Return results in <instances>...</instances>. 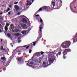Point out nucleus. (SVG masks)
Returning <instances> with one entry per match:
<instances>
[{
    "instance_id": "1",
    "label": "nucleus",
    "mask_w": 77,
    "mask_h": 77,
    "mask_svg": "<svg viewBox=\"0 0 77 77\" xmlns=\"http://www.w3.org/2000/svg\"><path fill=\"white\" fill-rule=\"evenodd\" d=\"M71 45V42L69 41H65L62 44L61 46L63 48H67Z\"/></svg>"
},
{
    "instance_id": "2",
    "label": "nucleus",
    "mask_w": 77,
    "mask_h": 77,
    "mask_svg": "<svg viewBox=\"0 0 77 77\" xmlns=\"http://www.w3.org/2000/svg\"><path fill=\"white\" fill-rule=\"evenodd\" d=\"M55 60V57L54 56V57L53 58H49V59L48 60L49 62V64H51L52 63H53V62Z\"/></svg>"
},
{
    "instance_id": "3",
    "label": "nucleus",
    "mask_w": 77,
    "mask_h": 77,
    "mask_svg": "<svg viewBox=\"0 0 77 77\" xmlns=\"http://www.w3.org/2000/svg\"><path fill=\"white\" fill-rule=\"evenodd\" d=\"M71 51L70 49H65L64 50V52L63 53V55H66L67 54V52H71Z\"/></svg>"
},
{
    "instance_id": "4",
    "label": "nucleus",
    "mask_w": 77,
    "mask_h": 77,
    "mask_svg": "<svg viewBox=\"0 0 77 77\" xmlns=\"http://www.w3.org/2000/svg\"><path fill=\"white\" fill-rule=\"evenodd\" d=\"M72 39H73V43H74V42H77V32L76 33L75 36L74 37H73Z\"/></svg>"
},
{
    "instance_id": "5",
    "label": "nucleus",
    "mask_w": 77,
    "mask_h": 77,
    "mask_svg": "<svg viewBox=\"0 0 77 77\" xmlns=\"http://www.w3.org/2000/svg\"><path fill=\"white\" fill-rule=\"evenodd\" d=\"M42 8H43V10H46L47 11H49V9H50V7H49L43 6Z\"/></svg>"
},
{
    "instance_id": "6",
    "label": "nucleus",
    "mask_w": 77,
    "mask_h": 77,
    "mask_svg": "<svg viewBox=\"0 0 77 77\" xmlns=\"http://www.w3.org/2000/svg\"><path fill=\"white\" fill-rule=\"evenodd\" d=\"M32 60V59H30V60H28V63H28L27 64V66H32V65H30V64H33L34 63L33 62L31 61L30 62V60Z\"/></svg>"
},
{
    "instance_id": "7",
    "label": "nucleus",
    "mask_w": 77,
    "mask_h": 77,
    "mask_svg": "<svg viewBox=\"0 0 77 77\" xmlns=\"http://www.w3.org/2000/svg\"><path fill=\"white\" fill-rule=\"evenodd\" d=\"M42 27H41L40 28L39 31H38V34L39 36H41V35H42V30L41 29H42Z\"/></svg>"
},
{
    "instance_id": "8",
    "label": "nucleus",
    "mask_w": 77,
    "mask_h": 77,
    "mask_svg": "<svg viewBox=\"0 0 77 77\" xmlns=\"http://www.w3.org/2000/svg\"><path fill=\"white\" fill-rule=\"evenodd\" d=\"M22 23H27V20H26V18H23L22 20Z\"/></svg>"
},
{
    "instance_id": "9",
    "label": "nucleus",
    "mask_w": 77,
    "mask_h": 77,
    "mask_svg": "<svg viewBox=\"0 0 77 77\" xmlns=\"http://www.w3.org/2000/svg\"><path fill=\"white\" fill-rule=\"evenodd\" d=\"M1 59L2 61H3V62H4V63H5V62H6V57H2Z\"/></svg>"
},
{
    "instance_id": "10",
    "label": "nucleus",
    "mask_w": 77,
    "mask_h": 77,
    "mask_svg": "<svg viewBox=\"0 0 77 77\" xmlns=\"http://www.w3.org/2000/svg\"><path fill=\"white\" fill-rule=\"evenodd\" d=\"M54 6H55V3L54 2H53L51 4V7L52 8H54Z\"/></svg>"
},
{
    "instance_id": "11",
    "label": "nucleus",
    "mask_w": 77,
    "mask_h": 77,
    "mask_svg": "<svg viewBox=\"0 0 77 77\" xmlns=\"http://www.w3.org/2000/svg\"><path fill=\"white\" fill-rule=\"evenodd\" d=\"M14 7L15 8L16 11H17L19 9V7H18L17 5H15Z\"/></svg>"
},
{
    "instance_id": "12",
    "label": "nucleus",
    "mask_w": 77,
    "mask_h": 77,
    "mask_svg": "<svg viewBox=\"0 0 77 77\" xmlns=\"http://www.w3.org/2000/svg\"><path fill=\"white\" fill-rule=\"evenodd\" d=\"M42 9L43 10V8L42 7L41 8H39V9L38 11H37L35 13V14H37V13H38L39 12H40V11H42Z\"/></svg>"
},
{
    "instance_id": "13",
    "label": "nucleus",
    "mask_w": 77,
    "mask_h": 77,
    "mask_svg": "<svg viewBox=\"0 0 77 77\" xmlns=\"http://www.w3.org/2000/svg\"><path fill=\"white\" fill-rule=\"evenodd\" d=\"M31 48H32V45H34V46H35V45H36V41H35V42H33L31 44Z\"/></svg>"
},
{
    "instance_id": "14",
    "label": "nucleus",
    "mask_w": 77,
    "mask_h": 77,
    "mask_svg": "<svg viewBox=\"0 0 77 77\" xmlns=\"http://www.w3.org/2000/svg\"><path fill=\"white\" fill-rule=\"evenodd\" d=\"M28 31L27 30H26L25 31H22L21 32V33L22 34H23V35H24V34H25V33H26V32Z\"/></svg>"
},
{
    "instance_id": "15",
    "label": "nucleus",
    "mask_w": 77,
    "mask_h": 77,
    "mask_svg": "<svg viewBox=\"0 0 77 77\" xmlns=\"http://www.w3.org/2000/svg\"><path fill=\"white\" fill-rule=\"evenodd\" d=\"M21 26H22V27L23 28V29H24V28H25V27H26V25L24 23H23L21 24Z\"/></svg>"
},
{
    "instance_id": "16",
    "label": "nucleus",
    "mask_w": 77,
    "mask_h": 77,
    "mask_svg": "<svg viewBox=\"0 0 77 77\" xmlns=\"http://www.w3.org/2000/svg\"><path fill=\"white\" fill-rule=\"evenodd\" d=\"M12 26H14V25L13 24H11L10 25V29H14V28H12Z\"/></svg>"
},
{
    "instance_id": "17",
    "label": "nucleus",
    "mask_w": 77,
    "mask_h": 77,
    "mask_svg": "<svg viewBox=\"0 0 77 77\" xmlns=\"http://www.w3.org/2000/svg\"><path fill=\"white\" fill-rule=\"evenodd\" d=\"M0 21L1 22H2V21H4V20L3 19V17H1L0 18Z\"/></svg>"
},
{
    "instance_id": "18",
    "label": "nucleus",
    "mask_w": 77,
    "mask_h": 77,
    "mask_svg": "<svg viewBox=\"0 0 77 77\" xmlns=\"http://www.w3.org/2000/svg\"><path fill=\"white\" fill-rule=\"evenodd\" d=\"M14 35L16 36H20V33H16L14 34Z\"/></svg>"
},
{
    "instance_id": "19",
    "label": "nucleus",
    "mask_w": 77,
    "mask_h": 77,
    "mask_svg": "<svg viewBox=\"0 0 77 77\" xmlns=\"http://www.w3.org/2000/svg\"><path fill=\"white\" fill-rule=\"evenodd\" d=\"M22 57H20L19 58H18V61H19V62H20V61H21L22 60Z\"/></svg>"
},
{
    "instance_id": "20",
    "label": "nucleus",
    "mask_w": 77,
    "mask_h": 77,
    "mask_svg": "<svg viewBox=\"0 0 77 77\" xmlns=\"http://www.w3.org/2000/svg\"><path fill=\"white\" fill-rule=\"evenodd\" d=\"M15 32H19V29H14Z\"/></svg>"
},
{
    "instance_id": "21",
    "label": "nucleus",
    "mask_w": 77,
    "mask_h": 77,
    "mask_svg": "<svg viewBox=\"0 0 77 77\" xmlns=\"http://www.w3.org/2000/svg\"><path fill=\"white\" fill-rule=\"evenodd\" d=\"M39 53H40V52H36V53H35L33 54V56H37V55H38V54H39Z\"/></svg>"
},
{
    "instance_id": "22",
    "label": "nucleus",
    "mask_w": 77,
    "mask_h": 77,
    "mask_svg": "<svg viewBox=\"0 0 77 77\" xmlns=\"http://www.w3.org/2000/svg\"><path fill=\"white\" fill-rule=\"evenodd\" d=\"M7 35L8 37H10L11 35L10 33H7Z\"/></svg>"
},
{
    "instance_id": "23",
    "label": "nucleus",
    "mask_w": 77,
    "mask_h": 77,
    "mask_svg": "<svg viewBox=\"0 0 77 77\" xmlns=\"http://www.w3.org/2000/svg\"><path fill=\"white\" fill-rule=\"evenodd\" d=\"M42 25H40V27H44V23H41Z\"/></svg>"
},
{
    "instance_id": "24",
    "label": "nucleus",
    "mask_w": 77,
    "mask_h": 77,
    "mask_svg": "<svg viewBox=\"0 0 77 77\" xmlns=\"http://www.w3.org/2000/svg\"><path fill=\"white\" fill-rule=\"evenodd\" d=\"M5 30H6L5 32H7V30H8V27L6 26H5Z\"/></svg>"
},
{
    "instance_id": "25",
    "label": "nucleus",
    "mask_w": 77,
    "mask_h": 77,
    "mask_svg": "<svg viewBox=\"0 0 77 77\" xmlns=\"http://www.w3.org/2000/svg\"><path fill=\"white\" fill-rule=\"evenodd\" d=\"M11 10V9L10 8H8L7 10H5L6 12H8V11H9Z\"/></svg>"
},
{
    "instance_id": "26",
    "label": "nucleus",
    "mask_w": 77,
    "mask_h": 77,
    "mask_svg": "<svg viewBox=\"0 0 77 77\" xmlns=\"http://www.w3.org/2000/svg\"><path fill=\"white\" fill-rule=\"evenodd\" d=\"M40 23H42V18H40Z\"/></svg>"
},
{
    "instance_id": "27",
    "label": "nucleus",
    "mask_w": 77,
    "mask_h": 77,
    "mask_svg": "<svg viewBox=\"0 0 77 77\" xmlns=\"http://www.w3.org/2000/svg\"><path fill=\"white\" fill-rule=\"evenodd\" d=\"M57 54H58V55H60L61 54V52H58Z\"/></svg>"
},
{
    "instance_id": "28",
    "label": "nucleus",
    "mask_w": 77,
    "mask_h": 77,
    "mask_svg": "<svg viewBox=\"0 0 77 77\" xmlns=\"http://www.w3.org/2000/svg\"><path fill=\"white\" fill-rule=\"evenodd\" d=\"M1 50H3L4 49L3 48V46H1Z\"/></svg>"
},
{
    "instance_id": "29",
    "label": "nucleus",
    "mask_w": 77,
    "mask_h": 77,
    "mask_svg": "<svg viewBox=\"0 0 77 77\" xmlns=\"http://www.w3.org/2000/svg\"><path fill=\"white\" fill-rule=\"evenodd\" d=\"M40 53H41V54H43V53H44V52H42V51H41V52H40Z\"/></svg>"
},
{
    "instance_id": "30",
    "label": "nucleus",
    "mask_w": 77,
    "mask_h": 77,
    "mask_svg": "<svg viewBox=\"0 0 77 77\" xmlns=\"http://www.w3.org/2000/svg\"><path fill=\"white\" fill-rule=\"evenodd\" d=\"M23 56H26V54L25 53H23Z\"/></svg>"
},
{
    "instance_id": "31",
    "label": "nucleus",
    "mask_w": 77,
    "mask_h": 77,
    "mask_svg": "<svg viewBox=\"0 0 77 77\" xmlns=\"http://www.w3.org/2000/svg\"><path fill=\"white\" fill-rule=\"evenodd\" d=\"M32 2H29V6H30V5H32Z\"/></svg>"
},
{
    "instance_id": "32",
    "label": "nucleus",
    "mask_w": 77,
    "mask_h": 77,
    "mask_svg": "<svg viewBox=\"0 0 77 77\" xmlns=\"http://www.w3.org/2000/svg\"><path fill=\"white\" fill-rule=\"evenodd\" d=\"M63 59H65V58H66V57H65V55H63Z\"/></svg>"
},
{
    "instance_id": "33",
    "label": "nucleus",
    "mask_w": 77,
    "mask_h": 77,
    "mask_svg": "<svg viewBox=\"0 0 77 77\" xmlns=\"http://www.w3.org/2000/svg\"><path fill=\"white\" fill-rule=\"evenodd\" d=\"M31 52H32V50L30 49L29 51V53H31Z\"/></svg>"
},
{
    "instance_id": "34",
    "label": "nucleus",
    "mask_w": 77,
    "mask_h": 77,
    "mask_svg": "<svg viewBox=\"0 0 77 77\" xmlns=\"http://www.w3.org/2000/svg\"><path fill=\"white\" fill-rule=\"evenodd\" d=\"M29 46H28L26 47V49H28V48H29Z\"/></svg>"
},
{
    "instance_id": "35",
    "label": "nucleus",
    "mask_w": 77,
    "mask_h": 77,
    "mask_svg": "<svg viewBox=\"0 0 77 77\" xmlns=\"http://www.w3.org/2000/svg\"><path fill=\"white\" fill-rule=\"evenodd\" d=\"M36 62H37V63H40V61H36Z\"/></svg>"
},
{
    "instance_id": "36",
    "label": "nucleus",
    "mask_w": 77,
    "mask_h": 77,
    "mask_svg": "<svg viewBox=\"0 0 77 77\" xmlns=\"http://www.w3.org/2000/svg\"><path fill=\"white\" fill-rule=\"evenodd\" d=\"M6 25L7 26H9V23H7Z\"/></svg>"
},
{
    "instance_id": "37",
    "label": "nucleus",
    "mask_w": 77,
    "mask_h": 77,
    "mask_svg": "<svg viewBox=\"0 0 77 77\" xmlns=\"http://www.w3.org/2000/svg\"><path fill=\"white\" fill-rule=\"evenodd\" d=\"M11 12V11L8 12V15H10Z\"/></svg>"
},
{
    "instance_id": "38",
    "label": "nucleus",
    "mask_w": 77,
    "mask_h": 77,
    "mask_svg": "<svg viewBox=\"0 0 77 77\" xmlns=\"http://www.w3.org/2000/svg\"><path fill=\"white\" fill-rule=\"evenodd\" d=\"M45 62H43V65H45Z\"/></svg>"
},
{
    "instance_id": "39",
    "label": "nucleus",
    "mask_w": 77,
    "mask_h": 77,
    "mask_svg": "<svg viewBox=\"0 0 77 77\" xmlns=\"http://www.w3.org/2000/svg\"><path fill=\"white\" fill-rule=\"evenodd\" d=\"M11 7H12V5H9V8H11Z\"/></svg>"
},
{
    "instance_id": "40",
    "label": "nucleus",
    "mask_w": 77,
    "mask_h": 77,
    "mask_svg": "<svg viewBox=\"0 0 77 77\" xmlns=\"http://www.w3.org/2000/svg\"><path fill=\"white\" fill-rule=\"evenodd\" d=\"M56 54V56H58V54Z\"/></svg>"
},
{
    "instance_id": "41",
    "label": "nucleus",
    "mask_w": 77,
    "mask_h": 77,
    "mask_svg": "<svg viewBox=\"0 0 77 77\" xmlns=\"http://www.w3.org/2000/svg\"><path fill=\"white\" fill-rule=\"evenodd\" d=\"M21 16L22 17H23V18H24V17H26V16H25L24 15Z\"/></svg>"
},
{
    "instance_id": "42",
    "label": "nucleus",
    "mask_w": 77,
    "mask_h": 77,
    "mask_svg": "<svg viewBox=\"0 0 77 77\" xmlns=\"http://www.w3.org/2000/svg\"><path fill=\"white\" fill-rule=\"evenodd\" d=\"M35 17H39V15L37 14V15H35Z\"/></svg>"
},
{
    "instance_id": "43",
    "label": "nucleus",
    "mask_w": 77,
    "mask_h": 77,
    "mask_svg": "<svg viewBox=\"0 0 77 77\" xmlns=\"http://www.w3.org/2000/svg\"><path fill=\"white\" fill-rule=\"evenodd\" d=\"M18 3V2H15V3H14V4H15V5H17V3Z\"/></svg>"
},
{
    "instance_id": "44",
    "label": "nucleus",
    "mask_w": 77,
    "mask_h": 77,
    "mask_svg": "<svg viewBox=\"0 0 77 77\" xmlns=\"http://www.w3.org/2000/svg\"><path fill=\"white\" fill-rule=\"evenodd\" d=\"M26 46H27V45H25V46H22V47H26Z\"/></svg>"
},
{
    "instance_id": "45",
    "label": "nucleus",
    "mask_w": 77,
    "mask_h": 77,
    "mask_svg": "<svg viewBox=\"0 0 77 77\" xmlns=\"http://www.w3.org/2000/svg\"><path fill=\"white\" fill-rule=\"evenodd\" d=\"M5 5H2V7H5Z\"/></svg>"
},
{
    "instance_id": "46",
    "label": "nucleus",
    "mask_w": 77,
    "mask_h": 77,
    "mask_svg": "<svg viewBox=\"0 0 77 77\" xmlns=\"http://www.w3.org/2000/svg\"><path fill=\"white\" fill-rule=\"evenodd\" d=\"M37 20H38V21L39 22V19H37Z\"/></svg>"
},
{
    "instance_id": "47",
    "label": "nucleus",
    "mask_w": 77,
    "mask_h": 77,
    "mask_svg": "<svg viewBox=\"0 0 77 77\" xmlns=\"http://www.w3.org/2000/svg\"><path fill=\"white\" fill-rule=\"evenodd\" d=\"M29 2H28L27 3V5L28 6V5H29Z\"/></svg>"
},
{
    "instance_id": "48",
    "label": "nucleus",
    "mask_w": 77,
    "mask_h": 77,
    "mask_svg": "<svg viewBox=\"0 0 77 77\" xmlns=\"http://www.w3.org/2000/svg\"><path fill=\"white\" fill-rule=\"evenodd\" d=\"M2 14H3V12L0 13V15H2Z\"/></svg>"
},
{
    "instance_id": "49",
    "label": "nucleus",
    "mask_w": 77,
    "mask_h": 77,
    "mask_svg": "<svg viewBox=\"0 0 77 77\" xmlns=\"http://www.w3.org/2000/svg\"><path fill=\"white\" fill-rule=\"evenodd\" d=\"M3 50H4L5 51H6V50L5 49H3Z\"/></svg>"
},
{
    "instance_id": "50",
    "label": "nucleus",
    "mask_w": 77,
    "mask_h": 77,
    "mask_svg": "<svg viewBox=\"0 0 77 77\" xmlns=\"http://www.w3.org/2000/svg\"><path fill=\"white\" fill-rule=\"evenodd\" d=\"M27 3H29V0H27L26 1Z\"/></svg>"
},
{
    "instance_id": "51",
    "label": "nucleus",
    "mask_w": 77,
    "mask_h": 77,
    "mask_svg": "<svg viewBox=\"0 0 77 77\" xmlns=\"http://www.w3.org/2000/svg\"><path fill=\"white\" fill-rule=\"evenodd\" d=\"M20 12H19L17 13V14L18 15H20Z\"/></svg>"
},
{
    "instance_id": "52",
    "label": "nucleus",
    "mask_w": 77,
    "mask_h": 77,
    "mask_svg": "<svg viewBox=\"0 0 77 77\" xmlns=\"http://www.w3.org/2000/svg\"><path fill=\"white\" fill-rule=\"evenodd\" d=\"M1 42H3V39H1Z\"/></svg>"
},
{
    "instance_id": "53",
    "label": "nucleus",
    "mask_w": 77,
    "mask_h": 77,
    "mask_svg": "<svg viewBox=\"0 0 77 77\" xmlns=\"http://www.w3.org/2000/svg\"><path fill=\"white\" fill-rule=\"evenodd\" d=\"M74 9H76V7H74Z\"/></svg>"
},
{
    "instance_id": "54",
    "label": "nucleus",
    "mask_w": 77,
    "mask_h": 77,
    "mask_svg": "<svg viewBox=\"0 0 77 77\" xmlns=\"http://www.w3.org/2000/svg\"><path fill=\"white\" fill-rule=\"evenodd\" d=\"M2 32V31L1 30V29H0V33H1Z\"/></svg>"
},
{
    "instance_id": "55",
    "label": "nucleus",
    "mask_w": 77,
    "mask_h": 77,
    "mask_svg": "<svg viewBox=\"0 0 77 77\" xmlns=\"http://www.w3.org/2000/svg\"><path fill=\"white\" fill-rule=\"evenodd\" d=\"M9 64H6V66H8Z\"/></svg>"
},
{
    "instance_id": "56",
    "label": "nucleus",
    "mask_w": 77,
    "mask_h": 77,
    "mask_svg": "<svg viewBox=\"0 0 77 77\" xmlns=\"http://www.w3.org/2000/svg\"><path fill=\"white\" fill-rule=\"evenodd\" d=\"M60 3H62V1H61V0H60Z\"/></svg>"
},
{
    "instance_id": "57",
    "label": "nucleus",
    "mask_w": 77,
    "mask_h": 77,
    "mask_svg": "<svg viewBox=\"0 0 77 77\" xmlns=\"http://www.w3.org/2000/svg\"><path fill=\"white\" fill-rule=\"evenodd\" d=\"M21 42V40H20L19 41V43H20V42Z\"/></svg>"
},
{
    "instance_id": "58",
    "label": "nucleus",
    "mask_w": 77,
    "mask_h": 77,
    "mask_svg": "<svg viewBox=\"0 0 77 77\" xmlns=\"http://www.w3.org/2000/svg\"><path fill=\"white\" fill-rule=\"evenodd\" d=\"M20 51H17V52H20Z\"/></svg>"
},
{
    "instance_id": "59",
    "label": "nucleus",
    "mask_w": 77,
    "mask_h": 77,
    "mask_svg": "<svg viewBox=\"0 0 77 77\" xmlns=\"http://www.w3.org/2000/svg\"><path fill=\"white\" fill-rule=\"evenodd\" d=\"M33 58H34V57H32V59H33Z\"/></svg>"
},
{
    "instance_id": "60",
    "label": "nucleus",
    "mask_w": 77,
    "mask_h": 77,
    "mask_svg": "<svg viewBox=\"0 0 77 77\" xmlns=\"http://www.w3.org/2000/svg\"><path fill=\"white\" fill-rule=\"evenodd\" d=\"M26 62H28V61H26Z\"/></svg>"
},
{
    "instance_id": "61",
    "label": "nucleus",
    "mask_w": 77,
    "mask_h": 77,
    "mask_svg": "<svg viewBox=\"0 0 77 77\" xmlns=\"http://www.w3.org/2000/svg\"><path fill=\"white\" fill-rule=\"evenodd\" d=\"M32 2H33V1L32 0Z\"/></svg>"
},
{
    "instance_id": "62",
    "label": "nucleus",
    "mask_w": 77,
    "mask_h": 77,
    "mask_svg": "<svg viewBox=\"0 0 77 77\" xmlns=\"http://www.w3.org/2000/svg\"><path fill=\"white\" fill-rule=\"evenodd\" d=\"M20 48V47H17V48Z\"/></svg>"
},
{
    "instance_id": "63",
    "label": "nucleus",
    "mask_w": 77,
    "mask_h": 77,
    "mask_svg": "<svg viewBox=\"0 0 77 77\" xmlns=\"http://www.w3.org/2000/svg\"><path fill=\"white\" fill-rule=\"evenodd\" d=\"M25 29H27V28H24Z\"/></svg>"
},
{
    "instance_id": "64",
    "label": "nucleus",
    "mask_w": 77,
    "mask_h": 77,
    "mask_svg": "<svg viewBox=\"0 0 77 77\" xmlns=\"http://www.w3.org/2000/svg\"><path fill=\"white\" fill-rule=\"evenodd\" d=\"M1 26V24L0 23V26Z\"/></svg>"
}]
</instances>
